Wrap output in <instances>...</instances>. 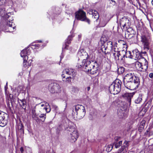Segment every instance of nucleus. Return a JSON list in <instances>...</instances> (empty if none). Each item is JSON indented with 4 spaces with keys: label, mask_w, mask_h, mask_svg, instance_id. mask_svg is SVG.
<instances>
[{
    "label": "nucleus",
    "mask_w": 153,
    "mask_h": 153,
    "mask_svg": "<svg viewBox=\"0 0 153 153\" xmlns=\"http://www.w3.org/2000/svg\"><path fill=\"white\" fill-rule=\"evenodd\" d=\"M92 63L90 61H87L82 65L78 66V68H82V70L86 72L91 74H94L98 71V64L97 62L94 60H91Z\"/></svg>",
    "instance_id": "f257e3e1"
},
{
    "label": "nucleus",
    "mask_w": 153,
    "mask_h": 153,
    "mask_svg": "<svg viewBox=\"0 0 153 153\" xmlns=\"http://www.w3.org/2000/svg\"><path fill=\"white\" fill-rule=\"evenodd\" d=\"M72 115L74 118L77 119L82 118L85 114V108L81 105L73 106L72 108Z\"/></svg>",
    "instance_id": "f03ea898"
},
{
    "label": "nucleus",
    "mask_w": 153,
    "mask_h": 153,
    "mask_svg": "<svg viewBox=\"0 0 153 153\" xmlns=\"http://www.w3.org/2000/svg\"><path fill=\"white\" fill-rule=\"evenodd\" d=\"M121 82L119 79L115 80L110 85L109 90L110 93L117 94L121 91Z\"/></svg>",
    "instance_id": "7ed1b4c3"
},
{
    "label": "nucleus",
    "mask_w": 153,
    "mask_h": 153,
    "mask_svg": "<svg viewBox=\"0 0 153 153\" xmlns=\"http://www.w3.org/2000/svg\"><path fill=\"white\" fill-rule=\"evenodd\" d=\"M75 17L77 20L87 22L90 24V20L87 18L85 13L82 10H79L75 13Z\"/></svg>",
    "instance_id": "20e7f679"
},
{
    "label": "nucleus",
    "mask_w": 153,
    "mask_h": 153,
    "mask_svg": "<svg viewBox=\"0 0 153 153\" xmlns=\"http://www.w3.org/2000/svg\"><path fill=\"white\" fill-rule=\"evenodd\" d=\"M140 81H124V84L125 87L128 89L134 90L138 88L140 85Z\"/></svg>",
    "instance_id": "39448f33"
},
{
    "label": "nucleus",
    "mask_w": 153,
    "mask_h": 153,
    "mask_svg": "<svg viewBox=\"0 0 153 153\" xmlns=\"http://www.w3.org/2000/svg\"><path fill=\"white\" fill-rule=\"evenodd\" d=\"M77 56L79 59H83L82 63L80 65H82L83 64H85L89 61L86 60V59L88 57V55L87 52L83 49H79L77 53Z\"/></svg>",
    "instance_id": "423d86ee"
},
{
    "label": "nucleus",
    "mask_w": 153,
    "mask_h": 153,
    "mask_svg": "<svg viewBox=\"0 0 153 153\" xmlns=\"http://www.w3.org/2000/svg\"><path fill=\"white\" fill-rule=\"evenodd\" d=\"M48 89L51 93H59L61 90L59 85L56 83H51L49 85Z\"/></svg>",
    "instance_id": "0eeeda50"
},
{
    "label": "nucleus",
    "mask_w": 153,
    "mask_h": 153,
    "mask_svg": "<svg viewBox=\"0 0 153 153\" xmlns=\"http://www.w3.org/2000/svg\"><path fill=\"white\" fill-rule=\"evenodd\" d=\"M141 42L143 46L144 50L148 51L149 49L150 40L148 37L143 36L141 37Z\"/></svg>",
    "instance_id": "6e6552de"
},
{
    "label": "nucleus",
    "mask_w": 153,
    "mask_h": 153,
    "mask_svg": "<svg viewBox=\"0 0 153 153\" xmlns=\"http://www.w3.org/2000/svg\"><path fill=\"white\" fill-rule=\"evenodd\" d=\"M124 81H140L138 77L135 76L133 72H130L127 74L124 77Z\"/></svg>",
    "instance_id": "1a4fd4ad"
},
{
    "label": "nucleus",
    "mask_w": 153,
    "mask_h": 153,
    "mask_svg": "<svg viewBox=\"0 0 153 153\" xmlns=\"http://www.w3.org/2000/svg\"><path fill=\"white\" fill-rule=\"evenodd\" d=\"M7 114L0 111V126L4 127L7 124V121L5 120V117L7 116Z\"/></svg>",
    "instance_id": "9d476101"
},
{
    "label": "nucleus",
    "mask_w": 153,
    "mask_h": 153,
    "mask_svg": "<svg viewBox=\"0 0 153 153\" xmlns=\"http://www.w3.org/2000/svg\"><path fill=\"white\" fill-rule=\"evenodd\" d=\"M134 93H126L123 95V97L128 102L127 104L130 106L131 104V99L133 98Z\"/></svg>",
    "instance_id": "9b49d317"
},
{
    "label": "nucleus",
    "mask_w": 153,
    "mask_h": 153,
    "mask_svg": "<svg viewBox=\"0 0 153 153\" xmlns=\"http://www.w3.org/2000/svg\"><path fill=\"white\" fill-rule=\"evenodd\" d=\"M70 141L72 143L75 142L78 137V134L77 131H75L73 133H71L69 136Z\"/></svg>",
    "instance_id": "f8f14e48"
},
{
    "label": "nucleus",
    "mask_w": 153,
    "mask_h": 153,
    "mask_svg": "<svg viewBox=\"0 0 153 153\" xmlns=\"http://www.w3.org/2000/svg\"><path fill=\"white\" fill-rule=\"evenodd\" d=\"M134 31L131 28L127 29V33L125 34L126 37L128 39H131L135 36Z\"/></svg>",
    "instance_id": "ddd939ff"
},
{
    "label": "nucleus",
    "mask_w": 153,
    "mask_h": 153,
    "mask_svg": "<svg viewBox=\"0 0 153 153\" xmlns=\"http://www.w3.org/2000/svg\"><path fill=\"white\" fill-rule=\"evenodd\" d=\"M128 142L125 141L123 145L119 149L117 153H126L127 152V147L128 146Z\"/></svg>",
    "instance_id": "4468645a"
},
{
    "label": "nucleus",
    "mask_w": 153,
    "mask_h": 153,
    "mask_svg": "<svg viewBox=\"0 0 153 153\" xmlns=\"http://www.w3.org/2000/svg\"><path fill=\"white\" fill-rule=\"evenodd\" d=\"M67 128V123L62 122L57 126L56 129V133L59 134L60 131H62L63 130H66Z\"/></svg>",
    "instance_id": "2eb2a0df"
},
{
    "label": "nucleus",
    "mask_w": 153,
    "mask_h": 153,
    "mask_svg": "<svg viewBox=\"0 0 153 153\" xmlns=\"http://www.w3.org/2000/svg\"><path fill=\"white\" fill-rule=\"evenodd\" d=\"M68 125H67V128L66 130L68 131V133L70 134L71 133H73V132H74L75 131H76V129L73 126H71V124H72V123L71 122L68 121Z\"/></svg>",
    "instance_id": "dca6fc26"
},
{
    "label": "nucleus",
    "mask_w": 153,
    "mask_h": 153,
    "mask_svg": "<svg viewBox=\"0 0 153 153\" xmlns=\"http://www.w3.org/2000/svg\"><path fill=\"white\" fill-rule=\"evenodd\" d=\"M63 72L66 73L67 74L72 76L73 78L76 75L74 70L72 69H66L63 70Z\"/></svg>",
    "instance_id": "f3484780"
},
{
    "label": "nucleus",
    "mask_w": 153,
    "mask_h": 153,
    "mask_svg": "<svg viewBox=\"0 0 153 153\" xmlns=\"http://www.w3.org/2000/svg\"><path fill=\"white\" fill-rule=\"evenodd\" d=\"M133 53V58L135 60H140L141 59L140 51L137 49L132 51Z\"/></svg>",
    "instance_id": "a211bd4d"
},
{
    "label": "nucleus",
    "mask_w": 153,
    "mask_h": 153,
    "mask_svg": "<svg viewBox=\"0 0 153 153\" xmlns=\"http://www.w3.org/2000/svg\"><path fill=\"white\" fill-rule=\"evenodd\" d=\"M120 51L118 50L117 49H116L115 48H114V50H112L111 53L113 55V56L115 60L116 61H118L119 59V54Z\"/></svg>",
    "instance_id": "6ab92c4d"
},
{
    "label": "nucleus",
    "mask_w": 153,
    "mask_h": 153,
    "mask_svg": "<svg viewBox=\"0 0 153 153\" xmlns=\"http://www.w3.org/2000/svg\"><path fill=\"white\" fill-rule=\"evenodd\" d=\"M119 54V59L118 61L123 62L125 59V56L126 55L124 50L120 51Z\"/></svg>",
    "instance_id": "aec40b11"
},
{
    "label": "nucleus",
    "mask_w": 153,
    "mask_h": 153,
    "mask_svg": "<svg viewBox=\"0 0 153 153\" xmlns=\"http://www.w3.org/2000/svg\"><path fill=\"white\" fill-rule=\"evenodd\" d=\"M110 19L106 16L104 17L100 21V24L101 27H104L106 25Z\"/></svg>",
    "instance_id": "412c9836"
},
{
    "label": "nucleus",
    "mask_w": 153,
    "mask_h": 153,
    "mask_svg": "<svg viewBox=\"0 0 153 153\" xmlns=\"http://www.w3.org/2000/svg\"><path fill=\"white\" fill-rule=\"evenodd\" d=\"M143 59L145 63L144 65L142 63L141 64L140 68H141L142 70L140 71L145 72L146 71L148 68V63L147 61L144 58H143Z\"/></svg>",
    "instance_id": "4be33fe9"
},
{
    "label": "nucleus",
    "mask_w": 153,
    "mask_h": 153,
    "mask_svg": "<svg viewBox=\"0 0 153 153\" xmlns=\"http://www.w3.org/2000/svg\"><path fill=\"white\" fill-rule=\"evenodd\" d=\"M129 22V20L127 18L123 17L120 20V25L122 26L124 28L126 25V23H128Z\"/></svg>",
    "instance_id": "5701e85b"
},
{
    "label": "nucleus",
    "mask_w": 153,
    "mask_h": 153,
    "mask_svg": "<svg viewBox=\"0 0 153 153\" xmlns=\"http://www.w3.org/2000/svg\"><path fill=\"white\" fill-rule=\"evenodd\" d=\"M30 51L26 49H24L20 53L21 56L23 58L25 57V56H27V55H29L30 54Z\"/></svg>",
    "instance_id": "b1692460"
},
{
    "label": "nucleus",
    "mask_w": 153,
    "mask_h": 153,
    "mask_svg": "<svg viewBox=\"0 0 153 153\" xmlns=\"http://www.w3.org/2000/svg\"><path fill=\"white\" fill-rule=\"evenodd\" d=\"M90 12L91 13V14L93 15V18L95 19L96 21H97L99 17V15L98 12L94 10H91L90 11Z\"/></svg>",
    "instance_id": "393cba45"
},
{
    "label": "nucleus",
    "mask_w": 153,
    "mask_h": 153,
    "mask_svg": "<svg viewBox=\"0 0 153 153\" xmlns=\"http://www.w3.org/2000/svg\"><path fill=\"white\" fill-rule=\"evenodd\" d=\"M31 115L32 118L36 122L39 121V119L36 115V111L35 110H32L31 112Z\"/></svg>",
    "instance_id": "a878e982"
},
{
    "label": "nucleus",
    "mask_w": 153,
    "mask_h": 153,
    "mask_svg": "<svg viewBox=\"0 0 153 153\" xmlns=\"http://www.w3.org/2000/svg\"><path fill=\"white\" fill-rule=\"evenodd\" d=\"M143 94H139L138 97L134 100V102L136 104H139L141 103L142 100L143 96Z\"/></svg>",
    "instance_id": "bb28decb"
},
{
    "label": "nucleus",
    "mask_w": 153,
    "mask_h": 153,
    "mask_svg": "<svg viewBox=\"0 0 153 153\" xmlns=\"http://www.w3.org/2000/svg\"><path fill=\"white\" fill-rule=\"evenodd\" d=\"M0 15L2 17L7 16V13L5 11V8L4 7H0Z\"/></svg>",
    "instance_id": "cd10ccee"
},
{
    "label": "nucleus",
    "mask_w": 153,
    "mask_h": 153,
    "mask_svg": "<svg viewBox=\"0 0 153 153\" xmlns=\"http://www.w3.org/2000/svg\"><path fill=\"white\" fill-rule=\"evenodd\" d=\"M20 102H19L20 105L22 107V108L25 109H26V101L25 100H20Z\"/></svg>",
    "instance_id": "c85d7f7f"
},
{
    "label": "nucleus",
    "mask_w": 153,
    "mask_h": 153,
    "mask_svg": "<svg viewBox=\"0 0 153 153\" xmlns=\"http://www.w3.org/2000/svg\"><path fill=\"white\" fill-rule=\"evenodd\" d=\"M108 50L110 51L111 52H112V50H114L113 46L112 45V42L111 41H108L107 42Z\"/></svg>",
    "instance_id": "c756f323"
},
{
    "label": "nucleus",
    "mask_w": 153,
    "mask_h": 153,
    "mask_svg": "<svg viewBox=\"0 0 153 153\" xmlns=\"http://www.w3.org/2000/svg\"><path fill=\"white\" fill-rule=\"evenodd\" d=\"M125 53H126V55L125 56V58H128L130 59H133V56L131 54V52L130 51H127V49L126 50H124Z\"/></svg>",
    "instance_id": "7c9ffc66"
},
{
    "label": "nucleus",
    "mask_w": 153,
    "mask_h": 153,
    "mask_svg": "<svg viewBox=\"0 0 153 153\" xmlns=\"http://www.w3.org/2000/svg\"><path fill=\"white\" fill-rule=\"evenodd\" d=\"M122 141H120L118 142H114L112 144L113 146H114L115 148L117 149L119 147L122 145Z\"/></svg>",
    "instance_id": "2f4dec72"
},
{
    "label": "nucleus",
    "mask_w": 153,
    "mask_h": 153,
    "mask_svg": "<svg viewBox=\"0 0 153 153\" xmlns=\"http://www.w3.org/2000/svg\"><path fill=\"white\" fill-rule=\"evenodd\" d=\"M72 36H68L67 41L65 42V48H66V47L68 46V44H70L71 43V42L72 40Z\"/></svg>",
    "instance_id": "473e14b6"
},
{
    "label": "nucleus",
    "mask_w": 153,
    "mask_h": 153,
    "mask_svg": "<svg viewBox=\"0 0 153 153\" xmlns=\"http://www.w3.org/2000/svg\"><path fill=\"white\" fill-rule=\"evenodd\" d=\"M142 63L138 61H137L136 63L135 66L136 68L138 69V70L140 71H141L142 69L140 67L141 66V64Z\"/></svg>",
    "instance_id": "72a5a7b5"
},
{
    "label": "nucleus",
    "mask_w": 153,
    "mask_h": 153,
    "mask_svg": "<svg viewBox=\"0 0 153 153\" xmlns=\"http://www.w3.org/2000/svg\"><path fill=\"white\" fill-rule=\"evenodd\" d=\"M101 49L103 51L104 50H108L107 42H104V44L101 46Z\"/></svg>",
    "instance_id": "f704fd0d"
},
{
    "label": "nucleus",
    "mask_w": 153,
    "mask_h": 153,
    "mask_svg": "<svg viewBox=\"0 0 153 153\" xmlns=\"http://www.w3.org/2000/svg\"><path fill=\"white\" fill-rule=\"evenodd\" d=\"M125 70V68L123 67H120L118 69V73L119 74H122L124 72Z\"/></svg>",
    "instance_id": "c9c22d12"
},
{
    "label": "nucleus",
    "mask_w": 153,
    "mask_h": 153,
    "mask_svg": "<svg viewBox=\"0 0 153 153\" xmlns=\"http://www.w3.org/2000/svg\"><path fill=\"white\" fill-rule=\"evenodd\" d=\"M113 147L112 144L108 146L106 149V151L108 152H110L112 150Z\"/></svg>",
    "instance_id": "e433bc0d"
},
{
    "label": "nucleus",
    "mask_w": 153,
    "mask_h": 153,
    "mask_svg": "<svg viewBox=\"0 0 153 153\" xmlns=\"http://www.w3.org/2000/svg\"><path fill=\"white\" fill-rule=\"evenodd\" d=\"M39 117L41 118V121L44 122L46 118V114H41L39 116Z\"/></svg>",
    "instance_id": "4c0bfd02"
},
{
    "label": "nucleus",
    "mask_w": 153,
    "mask_h": 153,
    "mask_svg": "<svg viewBox=\"0 0 153 153\" xmlns=\"http://www.w3.org/2000/svg\"><path fill=\"white\" fill-rule=\"evenodd\" d=\"M28 59V56H25L24 58H23V64L24 67H26L27 66V60Z\"/></svg>",
    "instance_id": "58836bf2"
},
{
    "label": "nucleus",
    "mask_w": 153,
    "mask_h": 153,
    "mask_svg": "<svg viewBox=\"0 0 153 153\" xmlns=\"http://www.w3.org/2000/svg\"><path fill=\"white\" fill-rule=\"evenodd\" d=\"M79 88L76 87H73L72 90V91L73 93H77L79 91Z\"/></svg>",
    "instance_id": "ea45409f"
},
{
    "label": "nucleus",
    "mask_w": 153,
    "mask_h": 153,
    "mask_svg": "<svg viewBox=\"0 0 153 153\" xmlns=\"http://www.w3.org/2000/svg\"><path fill=\"white\" fill-rule=\"evenodd\" d=\"M72 77L71 76H70L69 77H67L65 79L63 80L64 82H71Z\"/></svg>",
    "instance_id": "a19ab883"
},
{
    "label": "nucleus",
    "mask_w": 153,
    "mask_h": 153,
    "mask_svg": "<svg viewBox=\"0 0 153 153\" xmlns=\"http://www.w3.org/2000/svg\"><path fill=\"white\" fill-rule=\"evenodd\" d=\"M13 22L9 21L7 23V25L9 26V27L10 28H11L12 27V28L13 30L15 29V27L14 26H13Z\"/></svg>",
    "instance_id": "79ce46f5"
},
{
    "label": "nucleus",
    "mask_w": 153,
    "mask_h": 153,
    "mask_svg": "<svg viewBox=\"0 0 153 153\" xmlns=\"http://www.w3.org/2000/svg\"><path fill=\"white\" fill-rule=\"evenodd\" d=\"M19 128L20 130L22 131L23 133H24V126L23 124L22 123H21L19 125Z\"/></svg>",
    "instance_id": "37998d69"
},
{
    "label": "nucleus",
    "mask_w": 153,
    "mask_h": 153,
    "mask_svg": "<svg viewBox=\"0 0 153 153\" xmlns=\"http://www.w3.org/2000/svg\"><path fill=\"white\" fill-rule=\"evenodd\" d=\"M146 121L144 120H143L142 121L140 122V126L143 127H144V125L145 124Z\"/></svg>",
    "instance_id": "c03bdc74"
},
{
    "label": "nucleus",
    "mask_w": 153,
    "mask_h": 153,
    "mask_svg": "<svg viewBox=\"0 0 153 153\" xmlns=\"http://www.w3.org/2000/svg\"><path fill=\"white\" fill-rule=\"evenodd\" d=\"M140 56H141V59H143V58H144L143 56H144V55H145L146 53V51H141V52H140Z\"/></svg>",
    "instance_id": "a18cd8bd"
},
{
    "label": "nucleus",
    "mask_w": 153,
    "mask_h": 153,
    "mask_svg": "<svg viewBox=\"0 0 153 153\" xmlns=\"http://www.w3.org/2000/svg\"><path fill=\"white\" fill-rule=\"evenodd\" d=\"M121 137H120L116 136L114 138V142H117L119 140H120Z\"/></svg>",
    "instance_id": "49530a36"
},
{
    "label": "nucleus",
    "mask_w": 153,
    "mask_h": 153,
    "mask_svg": "<svg viewBox=\"0 0 153 153\" xmlns=\"http://www.w3.org/2000/svg\"><path fill=\"white\" fill-rule=\"evenodd\" d=\"M44 109L45 110L47 113L50 112L51 111V108L50 107V106H49L48 108L45 107Z\"/></svg>",
    "instance_id": "de8ad7c7"
},
{
    "label": "nucleus",
    "mask_w": 153,
    "mask_h": 153,
    "mask_svg": "<svg viewBox=\"0 0 153 153\" xmlns=\"http://www.w3.org/2000/svg\"><path fill=\"white\" fill-rule=\"evenodd\" d=\"M144 127L139 126L138 128V130L140 132H141L144 129Z\"/></svg>",
    "instance_id": "09e8293b"
},
{
    "label": "nucleus",
    "mask_w": 153,
    "mask_h": 153,
    "mask_svg": "<svg viewBox=\"0 0 153 153\" xmlns=\"http://www.w3.org/2000/svg\"><path fill=\"white\" fill-rule=\"evenodd\" d=\"M9 97L10 99L11 102H12L13 101V94H10Z\"/></svg>",
    "instance_id": "8fccbe9b"
},
{
    "label": "nucleus",
    "mask_w": 153,
    "mask_h": 153,
    "mask_svg": "<svg viewBox=\"0 0 153 153\" xmlns=\"http://www.w3.org/2000/svg\"><path fill=\"white\" fill-rule=\"evenodd\" d=\"M108 1H111L110 3L112 4L113 5H114L116 4V2L114 1L113 0H111L110 1L108 0Z\"/></svg>",
    "instance_id": "3c124183"
},
{
    "label": "nucleus",
    "mask_w": 153,
    "mask_h": 153,
    "mask_svg": "<svg viewBox=\"0 0 153 153\" xmlns=\"http://www.w3.org/2000/svg\"><path fill=\"white\" fill-rule=\"evenodd\" d=\"M53 108L56 111L58 110V108L57 106L55 105H52Z\"/></svg>",
    "instance_id": "603ef678"
},
{
    "label": "nucleus",
    "mask_w": 153,
    "mask_h": 153,
    "mask_svg": "<svg viewBox=\"0 0 153 153\" xmlns=\"http://www.w3.org/2000/svg\"><path fill=\"white\" fill-rule=\"evenodd\" d=\"M33 47H32V48H38L39 47V44H36L34 45H33Z\"/></svg>",
    "instance_id": "864d4df0"
},
{
    "label": "nucleus",
    "mask_w": 153,
    "mask_h": 153,
    "mask_svg": "<svg viewBox=\"0 0 153 153\" xmlns=\"http://www.w3.org/2000/svg\"><path fill=\"white\" fill-rule=\"evenodd\" d=\"M149 76L150 78L153 79V73H150Z\"/></svg>",
    "instance_id": "5fc2aeb1"
},
{
    "label": "nucleus",
    "mask_w": 153,
    "mask_h": 153,
    "mask_svg": "<svg viewBox=\"0 0 153 153\" xmlns=\"http://www.w3.org/2000/svg\"><path fill=\"white\" fill-rule=\"evenodd\" d=\"M7 88V82L6 85L4 86V89L5 91H6Z\"/></svg>",
    "instance_id": "6e6d98bb"
},
{
    "label": "nucleus",
    "mask_w": 153,
    "mask_h": 153,
    "mask_svg": "<svg viewBox=\"0 0 153 153\" xmlns=\"http://www.w3.org/2000/svg\"><path fill=\"white\" fill-rule=\"evenodd\" d=\"M20 150L21 152V153H23V152L24 151L23 148L22 147H21L20 149Z\"/></svg>",
    "instance_id": "4d7b16f0"
},
{
    "label": "nucleus",
    "mask_w": 153,
    "mask_h": 153,
    "mask_svg": "<svg viewBox=\"0 0 153 153\" xmlns=\"http://www.w3.org/2000/svg\"><path fill=\"white\" fill-rule=\"evenodd\" d=\"M150 91H151L152 93L153 94V85L151 86Z\"/></svg>",
    "instance_id": "13d9d810"
},
{
    "label": "nucleus",
    "mask_w": 153,
    "mask_h": 153,
    "mask_svg": "<svg viewBox=\"0 0 153 153\" xmlns=\"http://www.w3.org/2000/svg\"><path fill=\"white\" fill-rule=\"evenodd\" d=\"M46 153H55L53 151H52V152H51L50 151H49L47 152H46Z\"/></svg>",
    "instance_id": "bf43d9fd"
},
{
    "label": "nucleus",
    "mask_w": 153,
    "mask_h": 153,
    "mask_svg": "<svg viewBox=\"0 0 153 153\" xmlns=\"http://www.w3.org/2000/svg\"><path fill=\"white\" fill-rule=\"evenodd\" d=\"M82 35L81 34L78 35V37L79 39H80L81 38Z\"/></svg>",
    "instance_id": "052dcab7"
},
{
    "label": "nucleus",
    "mask_w": 153,
    "mask_h": 153,
    "mask_svg": "<svg viewBox=\"0 0 153 153\" xmlns=\"http://www.w3.org/2000/svg\"><path fill=\"white\" fill-rule=\"evenodd\" d=\"M3 17H4L6 18H8L9 17V16L8 15V14H7V16H3Z\"/></svg>",
    "instance_id": "680f3d73"
},
{
    "label": "nucleus",
    "mask_w": 153,
    "mask_h": 153,
    "mask_svg": "<svg viewBox=\"0 0 153 153\" xmlns=\"http://www.w3.org/2000/svg\"><path fill=\"white\" fill-rule=\"evenodd\" d=\"M62 79H63V78H65V76H64V74H62Z\"/></svg>",
    "instance_id": "e2e57ef3"
},
{
    "label": "nucleus",
    "mask_w": 153,
    "mask_h": 153,
    "mask_svg": "<svg viewBox=\"0 0 153 153\" xmlns=\"http://www.w3.org/2000/svg\"><path fill=\"white\" fill-rule=\"evenodd\" d=\"M90 87L89 86V87H87V91H89V90H90Z\"/></svg>",
    "instance_id": "0e129e2a"
},
{
    "label": "nucleus",
    "mask_w": 153,
    "mask_h": 153,
    "mask_svg": "<svg viewBox=\"0 0 153 153\" xmlns=\"http://www.w3.org/2000/svg\"><path fill=\"white\" fill-rule=\"evenodd\" d=\"M37 41L38 42H42V41L41 40H38Z\"/></svg>",
    "instance_id": "69168bd1"
},
{
    "label": "nucleus",
    "mask_w": 153,
    "mask_h": 153,
    "mask_svg": "<svg viewBox=\"0 0 153 153\" xmlns=\"http://www.w3.org/2000/svg\"><path fill=\"white\" fill-rule=\"evenodd\" d=\"M44 106V104H41V107H43V106Z\"/></svg>",
    "instance_id": "338daca9"
},
{
    "label": "nucleus",
    "mask_w": 153,
    "mask_h": 153,
    "mask_svg": "<svg viewBox=\"0 0 153 153\" xmlns=\"http://www.w3.org/2000/svg\"><path fill=\"white\" fill-rule=\"evenodd\" d=\"M60 58H61V59H62V58H63V56H60Z\"/></svg>",
    "instance_id": "774afa93"
}]
</instances>
